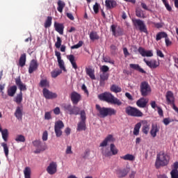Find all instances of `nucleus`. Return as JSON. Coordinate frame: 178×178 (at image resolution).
Returning <instances> with one entry per match:
<instances>
[{"label": "nucleus", "mask_w": 178, "mask_h": 178, "mask_svg": "<svg viewBox=\"0 0 178 178\" xmlns=\"http://www.w3.org/2000/svg\"><path fill=\"white\" fill-rule=\"evenodd\" d=\"M96 110L99 113L97 115L99 118H106V116H115L116 110L112 108L101 107L99 104H96Z\"/></svg>", "instance_id": "obj_2"}, {"label": "nucleus", "mask_w": 178, "mask_h": 178, "mask_svg": "<svg viewBox=\"0 0 178 178\" xmlns=\"http://www.w3.org/2000/svg\"><path fill=\"white\" fill-rule=\"evenodd\" d=\"M105 4L107 9H113L118 6V3L115 0H106Z\"/></svg>", "instance_id": "obj_25"}, {"label": "nucleus", "mask_w": 178, "mask_h": 178, "mask_svg": "<svg viewBox=\"0 0 178 178\" xmlns=\"http://www.w3.org/2000/svg\"><path fill=\"white\" fill-rule=\"evenodd\" d=\"M24 175L25 178H31V168L26 167L24 170Z\"/></svg>", "instance_id": "obj_39"}, {"label": "nucleus", "mask_w": 178, "mask_h": 178, "mask_svg": "<svg viewBox=\"0 0 178 178\" xmlns=\"http://www.w3.org/2000/svg\"><path fill=\"white\" fill-rule=\"evenodd\" d=\"M63 127H65V124H63L62 120H58L55 122L54 131L56 137H60L62 136V129H63Z\"/></svg>", "instance_id": "obj_10"}, {"label": "nucleus", "mask_w": 178, "mask_h": 178, "mask_svg": "<svg viewBox=\"0 0 178 178\" xmlns=\"http://www.w3.org/2000/svg\"><path fill=\"white\" fill-rule=\"evenodd\" d=\"M52 24V17H47L44 22V27L45 29H48Z\"/></svg>", "instance_id": "obj_47"}, {"label": "nucleus", "mask_w": 178, "mask_h": 178, "mask_svg": "<svg viewBox=\"0 0 178 178\" xmlns=\"http://www.w3.org/2000/svg\"><path fill=\"white\" fill-rule=\"evenodd\" d=\"M168 33L166 32H159L156 36V41H160L162 38H166Z\"/></svg>", "instance_id": "obj_35"}, {"label": "nucleus", "mask_w": 178, "mask_h": 178, "mask_svg": "<svg viewBox=\"0 0 178 178\" xmlns=\"http://www.w3.org/2000/svg\"><path fill=\"white\" fill-rule=\"evenodd\" d=\"M140 129H141V123L138 122L134 128V136H138L140 134Z\"/></svg>", "instance_id": "obj_37"}, {"label": "nucleus", "mask_w": 178, "mask_h": 178, "mask_svg": "<svg viewBox=\"0 0 178 178\" xmlns=\"http://www.w3.org/2000/svg\"><path fill=\"white\" fill-rule=\"evenodd\" d=\"M19 65L23 67L26 65V54H22L19 58Z\"/></svg>", "instance_id": "obj_36"}, {"label": "nucleus", "mask_w": 178, "mask_h": 178, "mask_svg": "<svg viewBox=\"0 0 178 178\" xmlns=\"http://www.w3.org/2000/svg\"><path fill=\"white\" fill-rule=\"evenodd\" d=\"M55 55L56 56L58 66L61 70H64V72H66V67H65V62L63 60H62V57L60 56V52L56 51Z\"/></svg>", "instance_id": "obj_20"}, {"label": "nucleus", "mask_w": 178, "mask_h": 178, "mask_svg": "<svg viewBox=\"0 0 178 178\" xmlns=\"http://www.w3.org/2000/svg\"><path fill=\"white\" fill-rule=\"evenodd\" d=\"M16 91H17V86H10L7 90V94L8 97H15V94H16Z\"/></svg>", "instance_id": "obj_29"}, {"label": "nucleus", "mask_w": 178, "mask_h": 178, "mask_svg": "<svg viewBox=\"0 0 178 178\" xmlns=\"http://www.w3.org/2000/svg\"><path fill=\"white\" fill-rule=\"evenodd\" d=\"M169 163V156L164 152H161L156 156L155 166L157 169L161 166H166Z\"/></svg>", "instance_id": "obj_3"}, {"label": "nucleus", "mask_w": 178, "mask_h": 178, "mask_svg": "<svg viewBox=\"0 0 178 178\" xmlns=\"http://www.w3.org/2000/svg\"><path fill=\"white\" fill-rule=\"evenodd\" d=\"M111 91H112V92H115V94H118V92H122V88L116 85H113L111 87Z\"/></svg>", "instance_id": "obj_44"}, {"label": "nucleus", "mask_w": 178, "mask_h": 178, "mask_svg": "<svg viewBox=\"0 0 178 178\" xmlns=\"http://www.w3.org/2000/svg\"><path fill=\"white\" fill-rule=\"evenodd\" d=\"M138 52H139L140 55L143 57L147 56V58H151L152 56H154V54L152 53V50L147 51L145 49L141 47L138 48Z\"/></svg>", "instance_id": "obj_19"}, {"label": "nucleus", "mask_w": 178, "mask_h": 178, "mask_svg": "<svg viewBox=\"0 0 178 178\" xmlns=\"http://www.w3.org/2000/svg\"><path fill=\"white\" fill-rule=\"evenodd\" d=\"M140 94L142 97H147L151 92V86L147 81H143L140 86Z\"/></svg>", "instance_id": "obj_9"}, {"label": "nucleus", "mask_w": 178, "mask_h": 178, "mask_svg": "<svg viewBox=\"0 0 178 178\" xmlns=\"http://www.w3.org/2000/svg\"><path fill=\"white\" fill-rule=\"evenodd\" d=\"M100 79H99V86L100 87H104L105 86V81H108L109 79V74L102 72L99 75Z\"/></svg>", "instance_id": "obj_22"}, {"label": "nucleus", "mask_w": 178, "mask_h": 178, "mask_svg": "<svg viewBox=\"0 0 178 178\" xmlns=\"http://www.w3.org/2000/svg\"><path fill=\"white\" fill-rule=\"evenodd\" d=\"M102 154L104 156H106V158H108V156H112V152L109 151V149H101Z\"/></svg>", "instance_id": "obj_43"}, {"label": "nucleus", "mask_w": 178, "mask_h": 178, "mask_svg": "<svg viewBox=\"0 0 178 178\" xmlns=\"http://www.w3.org/2000/svg\"><path fill=\"white\" fill-rule=\"evenodd\" d=\"M71 101L73 105H77L81 101V95L77 92H72L71 93Z\"/></svg>", "instance_id": "obj_17"}, {"label": "nucleus", "mask_w": 178, "mask_h": 178, "mask_svg": "<svg viewBox=\"0 0 178 178\" xmlns=\"http://www.w3.org/2000/svg\"><path fill=\"white\" fill-rule=\"evenodd\" d=\"M163 3L165 5V7L166 8L168 12H172V7L170 5H169V3L168 2V0H161Z\"/></svg>", "instance_id": "obj_52"}, {"label": "nucleus", "mask_w": 178, "mask_h": 178, "mask_svg": "<svg viewBox=\"0 0 178 178\" xmlns=\"http://www.w3.org/2000/svg\"><path fill=\"white\" fill-rule=\"evenodd\" d=\"M66 16L67 17H68V19H70V20H74V17L73 16V14L70 13H67Z\"/></svg>", "instance_id": "obj_63"}, {"label": "nucleus", "mask_w": 178, "mask_h": 178, "mask_svg": "<svg viewBox=\"0 0 178 178\" xmlns=\"http://www.w3.org/2000/svg\"><path fill=\"white\" fill-rule=\"evenodd\" d=\"M171 178H178V170H172L170 172Z\"/></svg>", "instance_id": "obj_54"}, {"label": "nucleus", "mask_w": 178, "mask_h": 178, "mask_svg": "<svg viewBox=\"0 0 178 178\" xmlns=\"http://www.w3.org/2000/svg\"><path fill=\"white\" fill-rule=\"evenodd\" d=\"M42 138L44 141H47V140H48V131H45L43 132Z\"/></svg>", "instance_id": "obj_60"}, {"label": "nucleus", "mask_w": 178, "mask_h": 178, "mask_svg": "<svg viewBox=\"0 0 178 178\" xmlns=\"http://www.w3.org/2000/svg\"><path fill=\"white\" fill-rule=\"evenodd\" d=\"M33 144L36 148L34 152L35 154H40V152H42V151H45V149H47V146L45 145H42V143L40 140H34Z\"/></svg>", "instance_id": "obj_11"}, {"label": "nucleus", "mask_w": 178, "mask_h": 178, "mask_svg": "<svg viewBox=\"0 0 178 178\" xmlns=\"http://www.w3.org/2000/svg\"><path fill=\"white\" fill-rule=\"evenodd\" d=\"M125 113L128 116H132L134 118H143L144 116V113L141 111L131 106H128L125 108Z\"/></svg>", "instance_id": "obj_5"}, {"label": "nucleus", "mask_w": 178, "mask_h": 178, "mask_svg": "<svg viewBox=\"0 0 178 178\" xmlns=\"http://www.w3.org/2000/svg\"><path fill=\"white\" fill-rule=\"evenodd\" d=\"M114 141H115V139L113 138V136L111 134H109L100 143L99 147H106V145H108V143H114Z\"/></svg>", "instance_id": "obj_23"}, {"label": "nucleus", "mask_w": 178, "mask_h": 178, "mask_svg": "<svg viewBox=\"0 0 178 178\" xmlns=\"http://www.w3.org/2000/svg\"><path fill=\"white\" fill-rule=\"evenodd\" d=\"M54 29L57 33H59L61 35L63 34V30L65 29V26L63 24L54 22Z\"/></svg>", "instance_id": "obj_26"}, {"label": "nucleus", "mask_w": 178, "mask_h": 178, "mask_svg": "<svg viewBox=\"0 0 178 178\" xmlns=\"http://www.w3.org/2000/svg\"><path fill=\"white\" fill-rule=\"evenodd\" d=\"M15 116L17 118V119H22V118L23 117V113H22V109H20V107H17L15 113Z\"/></svg>", "instance_id": "obj_45"}, {"label": "nucleus", "mask_w": 178, "mask_h": 178, "mask_svg": "<svg viewBox=\"0 0 178 178\" xmlns=\"http://www.w3.org/2000/svg\"><path fill=\"white\" fill-rule=\"evenodd\" d=\"M15 141H17V143H24V141H26V138L23 135H17Z\"/></svg>", "instance_id": "obj_50"}, {"label": "nucleus", "mask_w": 178, "mask_h": 178, "mask_svg": "<svg viewBox=\"0 0 178 178\" xmlns=\"http://www.w3.org/2000/svg\"><path fill=\"white\" fill-rule=\"evenodd\" d=\"M132 23L136 29H138L141 33H145V34H148V30L147 29V26L145 25V23H144V21L140 19H132Z\"/></svg>", "instance_id": "obj_6"}, {"label": "nucleus", "mask_w": 178, "mask_h": 178, "mask_svg": "<svg viewBox=\"0 0 178 178\" xmlns=\"http://www.w3.org/2000/svg\"><path fill=\"white\" fill-rule=\"evenodd\" d=\"M129 172H130V168H125L123 169H118L116 170L117 177L118 178H124L126 177L127 175H129Z\"/></svg>", "instance_id": "obj_16"}, {"label": "nucleus", "mask_w": 178, "mask_h": 178, "mask_svg": "<svg viewBox=\"0 0 178 178\" xmlns=\"http://www.w3.org/2000/svg\"><path fill=\"white\" fill-rule=\"evenodd\" d=\"M57 40L55 42V47L56 48H57V49H59V48H60V47L62 46V39L60 38V37L57 36Z\"/></svg>", "instance_id": "obj_49"}, {"label": "nucleus", "mask_w": 178, "mask_h": 178, "mask_svg": "<svg viewBox=\"0 0 178 178\" xmlns=\"http://www.w3.org/2000/svg\"><path fill=\"white\" fill-rule=\"evenodd\" d=\"M100 71L102 73H108L107 72H109V67L107 65H103L100 67Z\"/></svg>", "instance_id": "obj_55"}, {"label": "nucleus", "mask_w": 178, "mask_h": 178, "mask_svg": "<svg viewBox=\"0 0 178 178\" xmlns=\"http://www.w3.org/2000/svg\"><path fill=\"white\" fill-rule=\"evenodd\" d=\"M159 132V127H158V125L156 124L152 125V129L150 130V135L153 138H155L156 137V133Z\"/></svg>", "instance_id": "obj_28"}, {"label": "nucleus", "mask_w": 178, "mask_h": 178, "mask_svg": "<svg viewBox=\"0 0 178 178\" xmlns=\"http://www.w3.org/2000/svg\"><path fill=\"white\" fill-rule=\"evenodd\" d=\"M99 99L100 101H104L105 102H108V104H111L113 105H118V106H120L122 102L120 99L115 97L112 93L109 92H104L98 95Z\"/></svg>", "instance_id": "obj_1"}, {"label": "nucleus", "mask_w": 178, "mask_h": 178, "mask_svg": "<svg viewBox=\"0 0 178 178\" xmlns=\"http://www.w3.org/2000/svg\"><path fill=\"white\" fill-rule=\"evenodd\" d=\"M38 62L35 59L31 60L29 67V74H31L35 72L38 69Z\"/></svg>", "instance_id": "obj_18"}, {"label": "nucleus", "mask_w": 178, "mask_h": 178, "mask_svg": "<svg viewBox=\"0 0 178 178\" xmlns=\"http://www.w3.org/2000/svg\"><path fill=\"white\" fill-rule=\"evenodd\" d=\"M1 145L3 148L5 156H6V158H8V156H9V147H8V144L2 143Z\"/></svg>", "instance_id": "obj_46"}, {"label": "nucleus", "mask_w": 178, "mask_h": 178, "mask_svg": "<svg viewBox=\"0 0 178 178\" xmlns=\"http://www.w3.org/2000/svg\"><path fill=\"white\" fill-rule=\"evenodd\" d=\"M58 8H57V10L60 13H62L63 12V8L65 6V2L59 0L58 1Z\"/></svg>", "instance_id": "obj_38"}, {"label": "nucleus", "mask_w": 178, "mask_h": 178, "mask_svg": "<svg viewBox=\"0 0 178 178\" xmlns=\"http://www.w3.org/2000/svg\"><path fill=\"white\" fill-rule=\"evenodd\" d=\"M81 121L77 124V131H86L87 127L86 125V120L87 117L86 116V111L82 110L80 113Z\"/></svg>", "instance_id": "obj_7"}, {"label": "nucleus", "mask_w": 178, "mask_h": 178, "mask_svg": "<svg viewBox=\"0 0 178 178\" xmlns=\"http://www.w3.org/2000/svg\"><path fill=\"white\" fill-rule=\"evenodd\" d=\"M15 84L17 86L20 92L22 91H26L27 90V87L23 82L22 81V79H20V76H18L17 78L15 79Z\"/></svg>", "instance_id": "obj_21"}, {"label": "nucleus", "mask_w": 178, "mask_h": 178, "mask_svg": "<svg viewBox=\"0 0 178 178\" xmlns=\"http://www.w3.org/2000/svg\"><path fill=\"white\" fill-rule=\"evenodd\" d=\"M42 92L46 99H54L55 98H58V95L56 92H52L45 88H43Z\"/></svg>", "instance_id": "obj_13"}, {"label": "nucleus", "mask_w": 178, "mask_h": 178, "mask_svg": "<svg viewBox=\"0 0 178 178\" xmlns=\"http://www.w3.org/2000/svg\"><path fill=\"white\" fill-rule=\"evenodd\" d=\"M129 67L131 69H133L134 70H136L137 72H139V73H142L143 74H147V72L144 70V69H143L141 66H140V65L138 64H130Z\"/></svg>", "instance_id": "obj_24"}, {"label": "nucleus", "mask_w": 178, "mask_h": 178, "mask_svg": "<svg viewBox=\"0 0 178 178\" xmlns=\"http://www.w3.org/2000/svg\"><path fill=\"white\" fill-rule=\"evenodd\" d=\"M165 98L167 101V104L168 105H172V109L178 113V108L176 106V104H175V95H173L172 91H168L165 95Z\"/></svg>", "instance_id": "obj_8"}, {"label": "nucleus", "mask_w": 178, "mask_h": 178, "mask_svg": "<svg viewBox=\"0 0 178 178\" xmlns=\"http://www.w3.org/2000/svg\"><path fill=\"white\" fill-rule=\"evenodd\" d=\"M67 58L70 60L73 69L77 70V64L76 60H74V56L73 54L67 56Z\"/></svg>", "instance_id": "obj_33"}, {"label": "nucleus", "mask_w": 178, "mask_h": 178, "mask_svg": "<svg viewBox=\"0 0 178 178\" xmlns=\"http://www.w3.org/2000/svg\"><path fill=\"white\" fill-rule=\"evenodd\" d=\"M90 38L92 41H95V40H99V36L97 34V32H91L90 33Z\"/></svg>", "instance_id": "obj_48"}, {"label": "nucleus", "mask_w": 178, "mask_h": 178, "mask_svg": "<svg viewBox=\"0 0 178 178\" xmlns=\"http://www.w3.org/2000/svg\"><path fill=\"white\" fill-rule=\"evenodd\" d=\"M1 133V136H2V138L4 141H8V137L9 136V132L8 131V129H1V131H0Z\"/></svg>", "instance_id": "obj_40"}, {"label": "nucleus", "mask_w": 178, "mask_h": 178, "mask_svg": "<svg viewBox=\"0 0 178 178\" xmlns=\"http://www.w3.org/2000/svg\"><path fill=\"white\" fill-rule=\"evenodd\" d=\"M151 127V125L145 121L142 127V132L143 134H145V136H147L148 133H149V129Z\"/></svg>", "instance_id": "obj_31"}, {"label": "nucleus", "mask_w": 178, "mask_h": 178, "mask_svg": "<svg viewBox=\"0 0 178 178\" xmlns=\"http://www.w3.org/2000/svg\"><path fill=\"white\" fill-rule=\"evenodd\" d=\"M147 104H148V100L144 97L139 99L136 102V105L138 108H145V106H147Z\"/></svg>", "instance_id": "obj_27"}, {"label": "nucleus", "mask_w": 178, "mask_h": 178, "mask_svg": "<svg viewBox=\"0 0 178 178\" xmlns=\"http://www.w3.org/2000/svg\"><path fill=\"white\" fill-rule=\"evenodd\" d=\"M172 170H178V162L176 161L173 163L172 166Z\"/></svg>", "instance_id": "obj_64"}, {"label": "nucleus", "mask_w": 178, "mask_h": 178, "mask_svg": "<svg viewBox=\"0 0 178 178\" xmlns=\"http://www.w3.org/2000/svg\"><path fill=\"white\" fill-rule=\"evenodd\" d=\"M49 175H55L58 172V164L56 162H51L46 169Z\"/></svg>", "instance_id": "obj_12"}, {"label": "nucleus", "mask_w": 178, "mask_h": 178, "mask_svg": "<svg viewBox=\"0 0 178 178\" xmlns=\"http://www.w3.org/2000/svg\"><path fill=\"white\" fill-rule=\"evenodd\" d=\"M52 119V116L51 115V112H46L44 113V120H50Z\"/></svg>", "instance_id": "obj_59"}, {"label": "nucleus", "mask_w": 178, "mask_h": 178, "mask_svg": "<svg viewBox=\"0 0 178 178\" xmlns=\"http://www.w3.org/2000/svg\"><path fill=\"white\" fill-rule=\"evenodd\" d=\"M86 74L90 77L92 80H95V70L91 67L86 68Z\"/></svg>", "instance_id": "obj_32"}, {"label": "nucleus", "mask_w": 178, "mask_h": 178, "mask_svg": "<svg viewBox=\"0 0 178 178\" xmlns=\"http://www.w3.org/2000/svg\"><path fill=\"white\" fill-rule=\"evenodd\" d=\"M111 51L112 55H116L117 52H118V47L115 45H111Z\"/></svg>", "instance_id": "obj_56"}, {"label": "nucleus", "mask_w": 178, "mask_h": 178, "mask_svg": "<svg viewBox=\"0 0 178 178\" xmlns=\"http://www.w3.org/2000/svg\"><path fill=\"white\" fill-rule=\"evenodd\" d=\"M93 10L96 15L99 12V4L98 3L96 2L93 6Z\"/></svg>", "instance_id": "obj_57"}, {"label": "nucleus", "mask_w": 178, "mask_h": 178, "mask_svg": "<svg viewBox=\"0 0 178 178\" xmlns=\"http://www.w3.org/2000/svg\"><path fill=\"white\" fill-rule=\"evenodd\" d=\"M65 154H73V152L72 151V146H67Z\"/></svg>", "instance_id": "obj_62"}, {"label": "nucleus", "mask_w": 178, "mask_h": 178, "mask_svg": "<svg viewBox=\"0 0 178 178\" xmlns=\"http://www.w3.org/2000/svg\"><path fill=\"white\" fill-rule=\"evenodd\" d=\"M62 108L64 112L68 113V115H74L75 116H77V115L80 114V108L76 106H72L70 104H63Z\"/></svg>", "instance_id": "obj_4"}, {"label": "nucleus", "mask_w": 178, "mask_h": 178, "mask_svg": "<svg viewBox=\"0 0 178 178\" xmlns=\"http://www.w3.org/2000/svg\"><path fill=\"white\" fill-rule=\"evenodd\" d=\"M14 101L18 104H22V102L23 101V92H19L14 98Z\"/></svg>", "instance_id": "obj_34"}, {"label": "nucleus", "mask_w": 178, "mask_h": 178, "mask_svg": "<svg viewBox=\"0 0 178 178\" xmlns=\"http://www.w3.org/2000/svg\"><path fill=\"white\" fill-rule=\"evenodd\" d=\"M143 62H145L147 66H148V67L150 69H156V67H158L160 65L159 61H157L156 60H147L146 58H144Z\"/></svg>", "instance_id": "obj_15"}, {"label": "nucleus", "mask_w": 178, "mask_h": 178, "mask_svg": "<svg viewBox=\"0 0 178 178\" xmlns=\"http://www.w3.org/2000/svg\"><path fill=\"white\" fill-rule=\"evenodd\" d=\"M110 149H111L110 152H111V156L118 155V150L116 146L115 145V144L111 143L110 145Z\"/></svg>", "instance_id": "obj_41"}, {"label": "nucleus", "mask_w": 178, "mask_h": 178, "mask_svg": "<svg viewBox=\"0 0 178 178\" xmlns=\"http://www.w3.org/2000/svg\"><path fill=\"white\" fill-rule=\"evenodd\" d=\"M83 41L80 40L76 44L73 45L71 47L72 49H78V48H81V47H83Z\"/></svg>", "instance_id": "obj_53"}, {"label": "nucleus", "mask_w": 178, "mask_h": 178, "mask_svg": "<svg viewBox=\"0 0 178 178\" xmlns=\"http://www.w3.org/2000/svg\"><path fill=\"white\" fill-rule=\"evenodd\" d=\"M61 73H62V71L60 70H57V71L54 70L51 72V75L53 79H56V77H58V76H59V74H60Z\"/></svg>", "instance_id": "obj_51"}, {"label": "nucleus", "mask_w": 178, "mask_h": 178, "mask_svg": "<svg viewBox=\"0 0 178 178\" xmlns=\"http://www.w3.org/2000/svg\"><path fill=\"white\" fill-rule=\"evenodd\" d=\"M120 158L124 161H129V162H134V161H136V156L130 154H127L124 156H120Z\"/></svg>", "instance_id": "obj_30"}, {"label": "nucleus", "mask_w": 178, "mask_h": 178, "mask_svg": "<svg viewBox=\"0 0 178 178\" xmlns=\"http://www.w3.org/2000/svg\"><path fill=\"white\" fill-rule=\"evenodd\" d=\"M172 122H173V120H170V118H164L163 120V123L165 126H168V124H169L170 123H172Z\"/></svg>", "instance_id": "obj_58"}, {"label": "nucleus", "mask_w": 178, "mask_h": 178, "mask_svg": "<svg viewBox=\"0 0 178 178\" xmlns=\"http://www.w3.org/2000/svg\"><path fill=\"white\" fill-rule=\"evenodd\" d=\"M136 16L142 19H145V15H144V11L141 10V8H137L136 10Z\"/></svg>", "instance_id": "obj_42"}, {"label": "nucleus", "mask_w": 178, "mask_h": 178, "mask_svg": "<svg viewBox=\"0 0 178 178\" xmlns=\"http://www.w3.org/2000/svg\"><path fill=\"white\" fill-rule=\"evenodd\" d=\"M165 45L166 47H170V45H172V41H170V40L169 39V38L167 37L165 38Z\"/></svg>", "instance_id": "obj_61"}, {"label": "nucleus", "mask_w": 178, "mask_h": 178, "mask_svg": "<svg viewBox=\"0 0 178 178\" xmlns=\"http://www.w3.org/2000/svg\"><path fill=\"white\" fill-rule=\"evenodd\" d=\"M111 30L114 37H120V35H123V29L120 26L117 28L116 25L113 24L111 26Z\"/></svg>", "instance_id": "obj_14"}]
</instances>
